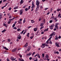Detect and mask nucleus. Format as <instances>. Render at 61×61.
<instances>
[{
	"instance_id": "obj_44",
	"label": "nucleus",
	"mask_w": 61,
	"mask_h": 61,
	"mask_svg": "<svg viewBox=\"0 0 61 61\" xmlns=\"http://www.w3.org/2000/svg\"><path fill=\"white\" fill-rule=\"evenodd\" d=\"M52 21H52V20H50V23H52Z\"/></svg>"
},
{
	"instance_id": "obj_53",
	"label": "nucleus",
	"mask_w": 61,
	"mask_h": 61,
	"mask_svg": "<svg viewBox=\"0 0 61 61\" xmlns=\"http://www.w3.org/2000/svg\"><path fill=\"white\" fill-rule=\"evenodd\" d=\"M39 61H43V60L41 59Z\"/></svg>"
},
{
	"instance_id": "obj_41",
	"label": "nucleus",
	"mask_w": 61,
	"mask_h": 61,
	"mask_svg": "<svg viewBox=\"0 0 61 61\" xmlns=\"http://www.w3.org/2000/svg\"><path fill=\"white\" fill-rule=\"evenodd\" d=\"M25 11H27V10H28V8L27 9V8H25Z\"/></svg>"
},
{
	"instance_id": "obj_3",
	"label": "nucleus",
	"mask_w": 61,
	"mask_h": 61,
	"mask_svg": "<svg viewBox=\"0 0 61 61\" xmlns=\"http://www.w3.org/2000/svg\"><path fill=\"white\" fill-rule=\"evenodd\" d=\"M54 33H52L49 36L51 37L49 38V40H51V39L52 38V36L54 35Z\"/></svg>"
},
{
	"instance_id": "obj_61",
	"label": "nucleus",
	"mask_w": 61,
	"mask_h": 61,
	"mask_svg": "<svg viewBox=\"0 0 61 61\" xmlns=\"http://www.w3.org/2000/svg\"><path fill=\"white\" fill-rule=\"evenodd\" d=\"M44 33V32H41V34H43Z\"/></svg>"
},
{
	"instance_id": "obj_54",
	"label": "nucleus",
	"mask_w": 61,
	"mask_h": 61,
	"mask_svg": "<svg viewBox=\"0 0 61 61\" xmlns=\"http://www.w3.org/2000/svg\"><path fill=\"white\" fill-rule=\"evenodd\" d=\"M32 59V57L29 58V59L30 60H31V59Z\"/></svg>"
},
{
	"instance_id": "obj_8",
	"label": "nucleus",
	"mask_w": 61,
	"mask_h": 61,
	"mask_svg": "<svg viewBox=\"0 0 61 61\" xmlns=\"http://www.w3.org/2000/svg\"><path fill=\"white\" fill-rule=\"evenodd\" d=\"M31 54H32V53H30L28 54H27V56H30Z\"/></svg>"
},
{
	"instance_id": "obj_58",
	"label": "nucleus",
	"mask_w": 61,
	"mask_h": 61,
	"mask_svg": "<svg viewBox=\"0 0 61 61\" xmlns=\"http://www.w3.org/2000/svg\"><path fill=\"white\" fill-rule=\"evenodd\" d=\"M25 33H26V31L24 32L23 33V35H25Z\"/></svg>"
},
{
	"instance_id": "obj_42",
	"label": "nucleus",
	"mask_w": 61,
	"mask_h": 61,
	"mask_svg": "<svg viewBox=\"0 0 61 61\" xmlns=\"http://www.w3.org/2000/svg\"><path fill=\"white\" fill-rule=\"evenodd\" d=\"M10 41H11L10 39H8V42H10Z\"/></svg>"
},
{
	"instance_id": "obj_40",
	"label": "nucleus",
	"mask_w": 61,
	"mask_h": 61,
	"mask_svg": "<svg viewBox=\"0 0 61 61\" xmlns=\"http://www.w3.org/2000/svg\"><path fill=\"white\" fill-rule=\"evenodd\" d=\"M55 53L57 54H59V52L58 51H57L56 52V53Z\"/></svg>"
},
{
	"instance_id": "obj_37",
	"label": "nucleus",
	"mask_w": 61,
	"mask_h": 61,
	"mask_svg": "<svg viewBox=\"0 0 61 61\" xmlns=\"http://www.w3.org/2000/svg\"><path fill=\"white\" fill-rule=\"evenodd\" d=\"M23 21V23H25V20L24 19Z\"/></svg>"
},
{
	"instance_id": "obj_9",
	"label": "nucleus",
	"mask_w": 61,
	"mask_h": 61,
	"mask_svg": "<svg viewBox=\"0 0 61 61\" xmlns=\"http://www.w3.org/2000/svg\"><path fill=\"white\" fill-rule=\"evenodd\" d=\"M50 40H49V39L46 42V43L47 44H49V42H48V41H50Z\"/></svg>"
},
{
	"instance_id": "obj_4",
	"label": "nucleus",
	"mask_w": 61,
	"mask_h": 61,
	"mask_svg": "<svg viewBox=\"0 0 61 61\" xmlns=\"http://www.w3.org/2000/svg\"><path fill=\"white\" fill-rule=\"evenodd\" d=\"M58 25H59L58 23H57V24H56L55 25V27L56 28V29H58Z\"/></svg>"
},
{
	"instance_id": "obj_25",
	"label": "nucleus",
	"mask_w": 61,
	"mask_h": 61,
	"mask_svg": "<svg viewBox=\"0 0 61 61\" xmlns=\"http://www.w3.org/2000/svg\"><path fill=\"white\" fill-rule=\"evenodd\" d=\"M5 31H6V30H4L2 31V33H4V32H5Z\"/></svg>"
},
{
	"instance_id": "obj_13",
	"label": "nucleus",
	"mask_w": 61,
	"mask_h": 61,
	"mask_svg": "<svg viewBox=\"0 0 61 61\" xmlns=\"http://www.w3.org/2000/svg\"><path fill=\"white\" fill-rule=\"evenodd\" d=\"M43 25H44V23H41L40 26H43Z\"/></svg>"
},
{
	"instance_id": "obj_39",
	"label": "nucleus",
	"mask_w": 61,
	"mask_h": 61,
	"mask_svg": "<svg viewBox=\"0 0 61 61\" xmlns=\"http://www.w3.org/2000/svg\"><path fill=\"white\" fill-rule=\"evenodd\" d=\"M34 37V36H31L30 37V39H32V38H33Z\"/></svg>"
},
{
	"instance_id": "obj_16",
	"label": "nucleus",
	"mask_w": 61,
	"mask_h": 61,
	"mask_svg": "<svg viewBox=\"0 0 61 61\" xmlns=\"http://www.w3.org/2000/svg\"><path fill=\"white\" fill-rule=\"evenodd\" d=\"M24 3V2H23V0H21V2H20V4H23Z\"/></svg>"
},
{
	"instance_id": "obj_36",
	"label": "nucleus",
	"mask_w": 61,
	"mask_h": 61,
	"mask_svg": "<svg viewBox=\"0 0 61 61\" xmlns=\"http://www.w3.org/2000/svg\"><path fill=\"white\" fill-rule=\"evenodd\" d=\"M22 14H23V12H20V15H22Z\"/></svg>"
},
{
	"instance_id": "obj_50",
	"label": "nucleus",
	"mask_w": 61,
	"mask_h": 61,
	"mask_svg": "<svg viewBox=\"0 0 61 61\" xmlns=\"http://www.w3.org/2000/svg\"><path fill=\"white\" fill-rule=\"evenodd\" d=\"M56 28H55L54 29V31H56Z\"/></svg>"
},
{
	"instance_id": "obj_34",
	"label": "nucleus",
	"mask_w": 61,
	"mask_h": 61,
	"mask_svg": "<svg viewBox=\"0 0 61 61\" xmlns=\"http://www.w3.org/2000/svg\"><path fill=\"white\" fill-rule=\"evenodd\" d=\"M51 26L53 27H54V26H55V25H51Z\"/></svg>"
},
{
	"instance_id": "obj_48",
	"label": "nucleus",
	"mask_w": 61,
	"mask_h": 61,
	"mask_svg": "<svg viewBox=\"0 0 61 61\" xmlns=\"http://www.w3.org/2000/svg\"><path fill=\"white\" fill-rule=\"evenodd\" d=\"M15 18H14L13 19H11V20H13V19H15Z\"/></svg>"
},
{
	"instance_id": "obj_35",
	"label": "nucleus",
	"mask_w": 61,
	"mask_h": 61,
	"mask_svg": "<svg viewBox=\"0 0 61 61\" xmlns=\"http://www.w3.org/2000/svg\"><path fill=\"white\" fill-rule=\"evenodd\" d=\"M13 29H17V28L15 27L13 28Z\"/></svg>"
},
{
	"instance_id": "obj_30",
	"label": "nucleus",
	"mask_w": 61,
	"mask_h": 61,
	"mask_svg": "<svg viewBox=\"0 0 61 61\" xmlns=\"http://www.w3.org/2000/svg\"><path fill=\"white\" fill-rule=\"evenodd\" d=\"M49 44H52V41H50L49 42Z\"/></svg>"
},
{
	"instance_id": "obj_59",
	"label": "nucleus",
	"mask_w": 61,
	"mask_h": 61,
	"mask_svg": "<svg viewBox=\"0 0 61 61\" xmlns=\"http://www.w3.org/2000/svg\"><path fill=\"white\" fill-rule=\"evenodd\" d=\"M7 15L8 16H9V15H10V13H8V14H7Z\"/></svg>"
},
{
	"instance_id": "obj_19",
	"label": "nucleus",
	"mask_w": 61,
	"mask_h": 61,
	"mask_svg": "<svg viewBox=\"0 0 61 61\" xmlns=\"http://www.w3.org/2000/svg\"><path fill=\"white\" fill-rule=\"evenodd\" d=\"M18 23L19 24H21L22 22L20 21H18Z\"/></svg>"
},
{
	"instance_id": "obj_31",
	"label": "nucleus",
	"mask_w": 61,
	"mask_h": 61,
	"mask_svg": "<svg viewBox=\"0 0 61 61\" xmlns=\"http://www.w3.org/2000/svg\"><path fill=\"white\" fill-rule=\"evenodd\" d=\"M15 24H14L13 25H12V27H14V26H15Z\"/></svg>"
},
{
	"instance_id": "obj_46",
	"label": "nucleus",
	"mask_w": 61,
	"mask_h": 61,
	"mask_svg": "<svg viewBox=\"0 0 61 61\" xmlns=\"http://www.w3.org/2000/svg\"><path fill=\"white\" fill-rule=\"evenodd\" d=\"M20 30V29H17L18 31H19Z\"/></svg>"
},
{
	"instance_id": "obj_28",
	"label": "nucleus",
	"mask_w": 61,
	"mask_h": 61,
	"mask_svg": "<svg viewBox=\"0 0 61 61\" xmlns=\"http://www.w3.org/2000/svg\"><path fill=\"white\" fill-rule=\"evenodd\" d=\"M45 22H46V20L44 19L43 20V22H44V23H45Z\"/></svg>"
},
{
	"instance_id": "obj_45",
	"label": "nucleus",
	"mask_w": 61,
	"mask_h": 61,
	"mask_svg": "<svg viewBox=\"0 0 61 61\" xmlns=\"http://www.w3.org/2000/svg\"><path fill=\"white\" fill-rule=\"evenodd\" d=\"M17 7H15L14 8V9H17Z\"/></svg>"
},
{
	"instance_id": "obj_24",
	"label": "nucleus",
	"mask_w": 61,
	"mask_h": 61,
	"mask_svg": "<svg viewBox=\"0 0 61 61\" xmlns=\"http://www.w3.org/2000/svg\"><path fill=\"white\" fill-rule=\"evenodd\" d=\"M25 30H23L22 31V32L20 33V34H23V32H24V31Z\"/></svg>"
},
{
	"instance_id": "obj_12",
	"label": "nucleus",
	"mask_w": 61,
	"mask_h": 61,
	"mask_svg": "<svg viewBox=\"0 0 61 61\" xmlns=\"http://www.w3.org/2000/svg\"><path fill=\"white\" fill-rule=\"evenodd\" d=\"M60 10H61V9L58 8V9L56 11H57V12H59V11H60Z\"/></svg>"
},
{
	"instance_id": "obj_43",
	"label": "nucleus",
	"mask_w": 61,
	"mask_h": 61,
	"mask_svg": "<svg viewBox=\"0 0 61 61\" xmlns=\"http://www.w3.org/2000/svg\"><path fill=\"white\" fill-rule=\"evenodd\" d=\"M48 8H46L44 9V10H47V9H48Z\"/></svg>"
},
{
	"instance_id": "obj_38",
	"label": "nucleus",
	"mask_w": 61,
	"mask_h": 61,
	"mask_svg": "<svg viewBox=\"0 0 61 61\" xmlns=\"http://www.w3.org/2000/svg\"><path fill=\"white\" fill-rule=\"evenodd\" d=\"M48 28H47V29H45V31H48Z\"/></svg>"
},
{
	"instance_id": "obj_11",
	"label": "nucleus",
	"mask_w": 61,
	"mask_h": 61,
	"mask_svg": "<svg viewBox=\"0 0 61 61\" xmlns=\"http://www.w3.org/2000/svg\"><path fill=\"white\" fill-rule=\"evenodd\" d=\"M34 31H36L37 30V28H35L34 29Z\"/></svg>"
},
{
	"instance_id": "obj_2",
	"label": "nucleus",
	"mask_w": 61,
	"mask_h": 61,
	"mask_svg": "<svg viewBox=\"0 0 61 61\" xmlns=\"http://www.w3.org/2000/svg\"><path fill=\"white\" fill-rule=\"evenodd\" d=\"M34 4V1H32V6L31 7V8H34L35 7V5Z\"/></svg>"
},
{
	"instance_id": "obj_14",
	"label": "nucleus",
	"mask_w": 61,
	"mask_h": 61,
	"mask_svg": "<svg viewBox=\"0 0 61 61\" xmlns=\"http://www.w3.org/2000/svg\"><path fill=\"white\" fill-rule=\"evenodd\" d=\"M58 37H57V35H56V38L55 39V40H57V39H58Z\"/></svg>"
},
{
	"instance_id": "obj_5",
	"label": "nucleus",
	"mask_w": 61,
	"mask_h": 61,
	"mask_svg": "<svg viewBox=\"0 0 61 61\" xmlns=\"http://www.w3.org/2000/svg\"><path fill=\"white\" fill-rule=\"evenodd\" d=\"M55 45L56 46H57V47H60L59 44V43H57V42L56 43H55Z\"/></svg>"
},
{
	"instance_id": "obj_23",
	"label": "nucleus",
	"mask_w": 61,
	"mask_h": 61,
	"mask_svg": "<svg viewBox=\"0 0 61 61\" xmlns=\"http://www.w3.org/2000/svg\"><path fill=\"white\" fill-rule=\"evenodd\" d=\"M38 57L39 58H40V55L39 54H38Z\"/></svg>"
},
{
	"instance_id": "obj_47",
	"label": "nucleus",
	"mask_w": 61,
	"mask_h": 61,
	"mask_svg": "<svg viewBox=\"0 0 61 61\" xmlns=\"http://www.w3.org/2000/svg\"><path fill=\"white\" fill-rule=\"evenodd\" d=\"M44 26H43V27H41V28H40V30H41V29H42V28H44Z\"/></svg>"
},
{
	"instance_id": "obj_20",
	"label": "nucleus",
	"mask_w": 61,
	"mask_h": 61,
	"mask_svg": "<svg viewBox=\"0 0 61 61\" xmlns=\"http://www.w3.org/2000/svg\"><path fill=\"white\" fill-rule=\"evenodd\" d=\"M23 11L24 10L23 9H21L20 10V12H23Z\"/></svg>"
},
{
	"instance_id": "obj_10",
	"label": "nucleus",
	"mask_w": 61,
	"mask_h": 61,
	"mask_svg": "<svg viewBox=\"0 0 61 61\" xmlns=\"http://www.w3.org/2000/svg\"><path fill=\"white\" fill-rule=\"evenodd\" d=\"M4 48L5 49V50H9L7 48H6V47H4Z\"/></svg>"
},
{
	"instance_id": "obj_33",
	"label": "nucleus",
	"mask_w": 61,
	"mask_h": 61,
	"mask_svg": "<svg viewBox=\"0 0 61 61\" xmlns=\"http://www.w3.org/2000/svg\"><path fill=\"white\" fill-rule=\"evenodd\" d=\"M31 7V6H29L28 8V10H29V9H30V7Z\"/></svg>"
},
{
	"instance_id": "obj_32",
	"label": "nucleus",
	"mask_w": 61,
	"mask_h": 61,
	"mask_svg": "<svg viewBox=\"0 0 61 61\" xmlns=\"http://www.w3.org/2000/svg\"><path fill=\"white\" fill-rule=\"evenodd\" d=\"M42 57H44L45 56V54L44 53H43L42 55Z\"/></svg>"
},
{
	"instance_id": "obj_6",
	"label": "nucleus",
	"mask_w": 61,
	"mask_h": 61,
	"mask_svg": "<svg viewBox=\"0 0 61 61\" xmlns=\"http://www.w3.org/2000/svg\"><path fill=\"white\" fill-rule=\"evenodd\" d=\"M16 50H17V48H15L12 51V52H14L15 51H16Z\"/></svg>"
},
{
	"instance_id": "obj_56",
	"label": "nucleus",
	"mask_w": 61,
	"mask_h": 61,
	"mask_svg": "<svg viewBox=\"0 0 61 61\" xmlns=\"http://www.w3.org/2000/svg\"><path fill=\"white\" fill-rule=\"evenodd\" d=\"M56 17H55L54 19V20H56Z\"/></svg>"
},
{
	"instance_id": "obj_49",
	"label": "nucleus",
	"mask_w": 61,
	"mask_h": 61,
	"mask_svg": "<svg viewBox=\"0 0 61 61\" xmlns=\"http://www.w3.org/2000/svg\"><path fill=\"white\" fill-rule=\"evenodd\" d=\"M11 8H11V7H10V8H9V10H11Z\"/></svg>"
},
{
	"instance_id": "obj_63",
	"label": "nucleus",
	"mask_w": 61,
	"mask_h": 61,
	"mask_svg": "<svg viewBox=\"0 0 61 61\" xmlns=\"http://www.w3.org/2000/svg\"><path fill=\"white\" fill-rule=\"evenodd\" d=\"M38 60V59H36L35 60H34V61H37Z\"/></svg>"
},
{
	"instance_id": "obj_62",
	"label": "nucleus",
	"mask_w": 61,
	"mask_h": 61,
	"mask_svg": "<svg viewBox=\"0 0 61 61\" xmlns=\"http://www.w3.org/2000/svg\"><path fill=\"white\" fill-rule=\"evenodd\" d=\"M38 56V55L36 54V55L35 56H35V57H36V56Z\"/></svg>"
},
{
	"instance_id": "obj_60",
	"label": "nucleus",
	"mask_w": 61,
	"mask_h": 61,
	"mask_svg": "<svg viewBox=\"0 0 61 61\" xmlns=\"http://www.w3.org/2000/svg\"><path fill=\"white\" fill-rule=\"evenodd\" d=\"M11 23V21H10L8 22V24H10V23Z\"/></svg>"
},
{
	"instance_id": "obj_55",
	"label": "nucleus",
	"mask_w": 61,
	"mask_h": 61,
	"mask_svg": "<svg viewBox=\"0 0 61 61\" xmlns=\"http://www.w3.org/2000/svg\"><path fill=\"white\" fill-rule=\"evenodd\" d=\"M6 25L5 24V23H4V24H3L4 26H5V25Z\"/></svg>"
},
{
	"instance_id": "obj_22",
	"label": "nucleus",
	"mask_w": 61,
	"mask_h": 61,
	"mask_svg": "<svg viewBox=\"0 0 61 61\" xmlns=\"http://www.w3.org/2000/svg\"><path fill=\"white\" fill-rule=\"evenodd\" d=\"M27 36L28 37H29V33H27Z\"/></svg>"
},
{
	"instance_id": "obj_57",
	"label": "nucleus",
	"mask_w": 61,
	"mask_h": 61,
	"mask_svg": "<svg viewBox=\"0 0 61 61\" xmlns=\"http://www.w3.org/2000/svg\"><path fill=\"white\" fill-rule=\"evenodd\" d=\"M31 27H32V26H29V27H28V28H31Z\"/></svg>"
},
{
	"instance_id": "obj_27",
	"label": "nucleus",
	"mask_w": 61,
	"mask_h": 61,
	"mask_svg": "<svg viewBox=\"0 0 61 61\" xmlns=\"http://www.w3.org/2000/svg\"><path fill=\"white\" fill-rule=\"evenodd\" d=\"M27 46V43H26V45H25L24 46V47H26Z\"/></svg>"
},
{
	"instance_id": "obj_1",
	"label": "nucleus",
	"mask_w": 61,
	"mask_h": 61,
	"mask_svg": "<svg viewBox=\"0 0 61 61\" xmlns=\"http://www.w3.org/2000/svg\"><path fill=\"white\" fill-rule=\"evenodd\" d=\"M39 4L40 3L39 2V1L38 0L36 1V5H37V8L36 10V11H37L38 10L39 8Z\"/></svg>"
},
{
	"instance_id": "obj_51",
	"label": "nucleus",
	"mask_w": 61,
	"mask_h": 61,
	"mask_svg": "<svg viewBox=\"0 0 61 61\" xmlns=\"http://www.w3.org/2000/svg\"><path fill=\"white\" fill-rule=\"evenodd\" d=\"M42 46H45V44L43 43L42 44Z\"/></svg>"
},
{
	"instance_id": "obj_64",
	"label": "nucleus",
	"mask_w": 61,
	"mask_h": 61,
	"mask_svg": "<svg viewBox=\"0 0 61 61\" xmlns=\"http://www.w3.org/2000/svg\"><path fill=\"white\" fill-rule=\"evenodd\" d=\"M7 61H10L9 60V59H7Z\"/></svg>"
},
{
	"instance_id": "obj_52",
	"label": "nucleus",
	"mask_w": 61,
	"mask_h": 61,
	"mask_svg": "<svg viewBox=\"0 0 61 61\" xmlns=\"http://www.w3.org/2000/svg\"><path fill=\"white\" fill-rule=\"evenodd\" d=\"M39 33V32L38 31L36 33V35H38V33Z\"/></svg>"
},
{
	"instance_id": "obj_29",
	"label": "nucleus",
	"mask_w": 61,
	"mask_h": 61,
	"mask_svg": "<svg viewBox=\"0 0 61 61\" xmlns=\"http://www.w3.org/2000/svg\"><path fill=\"white\" fill-rule=\"evenodd\" d=\"M31 21L32 23H33L35 22V21L33 20H31Z\"/></svg>"
},
{
	"instance_id": "obj_15",
	"label": "nucleus",
	"mask_w": 61,
	"mask_h": 61,
	"mask_svg": "<svg viewBox=\"0 0 61 61\" xmlns=\"http://www.w3.org/2000/svg\"><path fill=\"white\" fill-rule=\"evenodd\" d=\"M2 14L1 13L0 14V20H1L2 18Z\"/></svg>"
},
{
	"instance_id": "obj_18",
	"label": "nucleus",
	"mask_w": 61,
	"mask_h": 61,
	"mask_svg": "<svg viewBox=\"0 0 61 61\" xmlns=\"http://www.w3.org/2000/svg\"><path fill=\"white\" fill-rule=\"evenodd\" d=\"M30 50V47H28V51H29V50Z\"/></svg>"
},
{
	"instance_id": "obj_7",
	"label": "nucleus",
	"mask_w": 61,
	"mask_h": 61,
	"mask_svg": "<svg viewBox=\"0 0 61 61\" xmlns=\"http://www.w3.org/2000/svg\"><path fill=\"white\" fill-rule=\"evenodd\" d=\"M10 58L11 60H12V61H14V60H15V59H16V58L14 59V58L13 57H11Z\"/></svg>"
},
{
	"instance_id": "obj_21",
	"label": "nucleus",
	"mask_w": 61,
	"mask_h": 61,
	"mask_svg": "<svg viewBox=\"0 0 61 61\" xmlns=\"http://www.w3.org/2000/svg\"><path fill=\"white\" fill-rule=\"evenodd\" d=\"M50 28L51 29H53V28L51 26H50Z\"/></svg>"
},
{
	"instance_id": "obj_17",
	"label": "nucleus",
	"mask_w": 61,
	"mask_h": 61,
	"mask_svg": "<svg viewBox=\"0 0 61 61\" xmlns=\"http://www.w3.org/2000/svg\"><path fill=\"white\" fill-rule=\"evenodd\" d=\"M46 57L47 58H49V56H48V55H46Z\"/></svg>"
},
{
	"instance_id": "obj_26",
	"label": "nucleus",
	"mask_w": 61,
	"mask_h": 61,
	"mask_svg": "<svg viewBox=\"0 0 61 61\" xmlns=\"http://www.w3.org/2000/svg\"><path fill=\"white\" fill-rule=\"evenodd\" d=\"M18 38L19 39H21V37L20 36H19L18 37Z\"/></svg>"
}]
</instances>
